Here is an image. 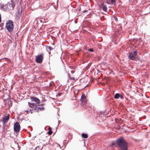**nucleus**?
Returning a JSON list of instances; mask_svg holds the SVG:
<instances>
[{
    "label": "nucleus",
    "mask_w": 150,
    "mask_h": 150,
    "mask_svg": "<svg viewBox=\"0 0 150 150\" xmlns=\"http://www.w3.org/2000/svg\"><path fill=\"white\" fill-rule=\"evenodd\" d=\"M116 144L121 150H127L128 145L126 141L123 137H121L116 141Z\"/></svg>",
    "instance_id": "nucleus-1"
},
{
    "label": "nucleus",
    "mask_w": 150,
    "mask_h": 150,
    "mask_svg": "<svg viewBox=\"0 0 150 150\" xmlns=\"http://www.w3.org/2000/svg\"><path fill=\"white\" fill-rule=\"evenodd\" d=\"M6 27L8 31L10 32H12L13 29V21L11 20L8 21L6 23Z\"/></svg>",
    "instance_id": "nucleus-2"
},
{
    "label": "nucleus",
    "mask_w": 150,
    "mask_h": 150,
    "mask_svg": "<svg viewBox=\"0 0 150 150\" xmlns=\"http://www.w3.org/2000/svg\"><path fill=\"white\" fill-rule=\"evenodd\" d=\"M44 53L43 52L41 53L40 54H38L36 56L35 61L38 64L41 63L43 60Z\"/></svg>",
    "instance_id": "nucleus-3"
},
{
    "label": "nucleus",
    "mask_w": 150,
    "mask_h": 150,
    "mask_svg": "<svg viewBox=\"0 0 150 150\" xmlns=\"http://www.w3.org/2000/svg\"><path fill=\"white\" fill-rule=\"evenodd\" d=\"M20 126L18 122H16L14 125V130L15 132H19Z\"/></svg>",
    "instance_id": "nucleus-4"
},
{
    "label": "nucleus",
    "mask_w": 150,
    "mask_h": 150,
    "mask_svg": "<svg viewBox=\"0 0 150 150\" xmlns=\"http://www.w3.org/2000/svg\"><path fill=\"white\" fill-rule=\"evenodd\" d=\"M8 7V9L10 10H13L14 7L15 5V4L12 1L9 2L7 4Z\"/></svg>",
    "instance_id": "nucleus-5"
},
{
    "label": "nucleus",
    "mask_w": 150,
    "mask_h": 150,
    "mask_svg": "<svg viewBox=\"0 0 150 150\" xmlns=\"http://www.w3.org/2000/svg\"><path fill=\"white\" fill-rule=\"evenodd\" d=\"M10 118V115L9 114H8L6 116L2 118V122L4 125L6 123L9 119Z\"/></svg>",
    "instance_id": "nucleus-6"
},
{
    "label": "nucleus",
    "mask_w": 150,
    "mask_h": 150,
    "mask_svg": "<svg viewBox=\"0 0 150 150\" xmlns=\"http://www.w3.org/2000/svg\"><path fill=\"white\" fill-rule=\"evenodd\" d=\"M30 99L32 101H35L36 103H40V100L38 98L34 97L31 96L30 97Z\"/></svg>",
    "instance_id": "nucleus-7"
},
{
    "label": "nucleus",
    "mask_w": 150,
    "mask_h": 150,
    "mask_svg": "<svg viewBox=\"0 0 150 150\" xmlns=\"http://www.w3.org/2000/svg\"><path fill=\"white\" fill-rule=\"evenodd\" d=\"M35 109L38 111L43 110L44 109V108L42 106V105H37L35 107Z\"/></svg>",
    "instance_id": "nucleus-8"
},
{
    "label": "nucleus",
    "mask_w": 150,
    "mask_h": 150,
    "mask_svg": "<svg viewBox=\"0 0 150 150\" xmlns=\"http://www.w3.org/2000/svg\"><path fill=\"white\" fill-rule=\"evenodd\" d=\"M86 97L84 94H83L81 96V100L82 102H84L85 103L86 102Z\"/></svg>",
    "instance_id": "nucleus-9"
},
{
    "label": "nucleus",
    "mask_w": 150,
    "mask_h": 150,
    "mask_svg": "<svg viewBox=\"0 0 150 150\" xmlns=\"http://www.w3.org/2000/svg\"><path fill=\"white\" fill-rule=\"evenodd\" d=\"M100 6H101V7L102 8V9L103 11L105 12H106L107 11L108 9L107 7L106 6H105L104 5L103 3L101 4Z\"/></svg>",
    "instance_id": "nucleus-10"
},
{
    "label": "nucleus",
    "mask_w": 150,
    "mask_h": 150,
    "mask_svg": "<svg viewBox=\"0 0 150 150\" xmlns=\"http://www.w3.org/2000/svg\"><path fill=\"white\" fill-rule=\"evenodd\" d=\"M129 58L130 59L135 60L136 59V57L133 55V54L132 53H130L128 56Z\"/></svg>",
    "instance_id": "nucleus-11"
},
{
    "label": "nucleus",
    "mask_w": 150,
    "mask_h": 150,
    "mask_svg": "<svg viewBox=\"0 0 150 150\" xmlns=\"http://www.w3.org/2000/svg\"><path fill=\"white\" fill-rule=\"evenodd\" d=\"M1 8L2 11H4L7 10V9H8V6L7 4L2 6L1 7Z\"/></svg>",
    "instance_id": "nucleus-12"
},
{
    "label": "nucleus",
    "mask_w": 150,
    "mask_h": 150,
    "mask_svg": "<svg viewBox=\"0 0 150 150\" xmlns=\"http://www.w3.org/2000/svg\"><path fill=\"white\" fill-rule=\"evenodd\" d=\"M28 105L31 108H35V107L36 106L35 105V104H34V103H30L29 102H28Z\"/></svg>",
    "instance_id": "nucleus-13"
},
{
    "label": "nucleus",
    "mask_w": 150,
    "mask_h": 150,
    "mask_svg": "<svg viewBox=\"0 0 150 150\" xmlns=\"http://www.w3.org/2000/svg\"><path fill=\"white\" fill-rule=\"evenodd\" d=\"M81 136L84 139H86L88 137V135L86 134L83 133L82 134Z\"/></svg>",
    "instance_id": "nucleus-14"
},
{
    "label": "nucleus",
    "mask_w": 150,
    "mask_h": 150,
    "mask_svg": "<svg viewBox=\"0 0 150 150\" xmlns=\"http://www.w3.org/2000/svg\"><path fill=\"white\" fill-rule=\"evenodd\" d=\"M120 96V95L118 93H116V94L114 96V98L116 99H118L119 97Z\"/></svg>",
    "instance_id": "nucleus-15"
},
{
    "label": "nucleus",
    "mask_w": 150,
    "mask_h": 150,
    "mask_svg": "<svg viewBox=\"0 0 150 150\" xmlns=\"http://www.w3.org/2000/svg\"><path fill=\"white\" fill-rule=\"evenodd\" d=\"M42 148L40 146H37L35 149L34 150H41Z\"/></svg>",
    "instance_id": "nucleus-16"
},
{
    "label": "nucleus",
    "mask_w": 150,
    "mask_h": 150,
    "mask_svg": "<svg viewBox=\"0 0 150 150\" xmlns=\"http://www.w3.org/2000/svg\"><path fill=\"white\" fill-rule=\"evenodd\" d=\"M116 0H111V2L112 4L114 5L115 4Z\"/></svg>",
    "instance_id": "nucleus-17"
},
{
    "label": "nucleus",
    "mask_w": 150,
    "mask_h": 150,
    "mask_svg": "<svg viewBox=\"0 0 150 150\" xmlns=\"http://www.w3.org/2000/svg\"><path fill=\"white\" fill-rule=\"evenodd\" d=\"M70 79H71V80H77V78H75L74 77H70Z\"/></svg>",
    "instance_id": "nucleus-18"
},
{
    "label": "nucleus",
    "mask_w": 150,
    "mask_h": 150,
    "mask_svg": "<svg viewBox=\"0 0 150 150\" xmlns=\"http://www.w3.org/2000/svg\"><path fill=\"white\" fill-rule=\"evenodd\" d=\"M52 133V130H50L48 132V134L49 135H51Z\"/></svg>",
    "instance_id": "nucleus-19"
},
{
    "label": "nucleus",
    "mask_w": 150,
    "mask_h": 150,
    "mask_svg": "<svg viewBox=\"0 0 150 150\" xmlns=\"http://www.w3.org/2000/svg\"><path fill=\"white\" fill-rule=\"evenodd\" d=\"M25 112H26L27 113H29L30 112H31V110H25Z\"/></svg>",
    "instance_id": "nucleus-20"
},
{
    "label": "nucleus",
    "mask_w": 150,
    "mask_h": 150,
    "mask_svg": "<svg viewBox=\"0 0 150 150\" xmlns=\"http://www.w3.org/2000/svg\"><path fill=\"white\" fill-rule=\"evenodd\" d=\"M47 48L50 50V51L51 50L53 49V48L50 46L48 47H47Z\"/></svg>",
    "instance_id": "nucleus-21"
},
{
    "label": "nucleus",
    "mask_w": 150,
    "mask_h": 150,
    "mask_svg": "<svg viewBox=\"0 0 150 150\" xmlns=\"http://www.w3.org/2000/svg\"><path fill=\"white\" fill-rule=\"evenodd\" d=\"M134 56H135L137 54V52L136 51H135L133 53V54Z\"/></svg>",
    "instance_id": "nucleus-22"
},
{
    "label": "nucleus",
    "mask_w": 150,
    "mask_h": 150,
    "mask_svg": "<svg viewBox=\"0 0 150 150\" xmlns=\"http://www.w3.org/2000/svg\"><path fill=\"white\" fill-rule=\"evenodd\" d=\"M88 50L89 51H90V52H92V51H93V49H89Z\"/></svg>",
    "instance_id": "nucleus-23"
},
{
    "label": "nucleus",
    "mask_w": 150,
    "mask_h": 150,
    "mask_svg": "<svg viewBox=\"0 0 150 150\" xmlns=\"http://www.w3.org/2000/svg\"><path fill=\"white\" fill-rule=\"evenodd\" d=\"M120 98L121 99H122L123 98V96H122V95H120Z\"/></svg>",
    "instance_id": "nucleus-24"
},
{
    "label": "nucleus",
    "mask_w": 150,
    "mask_h": 150,
    "mask_svg": "<svg viewBox=\"0 0 150 150\" xmlns=\"http://www.w3.org/2000/svg\"><path fill=\"white\" fill-rule=\"evenodd\" d=\"M62 94V93H59L58 94V95L59 96H60Z\"/></svg>",
    "instance_id": "nucleus-25"
},
{
    "label": "nucleus",
    "mask_w": 150,
    "mask_h": 150,
    "mask_svg": "<svg viewBox=\"0 0 150 150\" xmlns=\"http://www.w3.org/2000/svg\"><path fill=\"white\" fill-rule=\"evenodd\" d=\"M48 129L49 130V131L50 130H52L50 127H49L48 128Z\"/></svg>",
    "instance_id": "nucleus-26"
},
{
    "label": "nucleus",
    "mask_w": 150,
    "mask_h": 150,
    "mask_svg": "<svg viewBox=\"0 0 150 150\" xmlns=\"http://www.w3.org/2000/svg\"><path fill=\"white\" fill-rule=\"evenodd\" d=\"M86 11H87V10H84V12H86Z\"/></svg>",
    "instance_id": "nucleus-27"
},
{
    "label": "nucleus",
    "mask_w": 150,
    "mask_h": 150,
    "mask_svg": "<svg viewBox=\"0 0 150 150\" xmlns=\"http://www.w3.org/2000/svg\"><path fill=\"white\" fill-rule=\"evenodd\" d=\"M75 23H76V21H75Z\"/></svg>",
    "instance_id": "nucleus-28"
}]
</instances>
